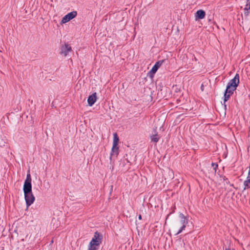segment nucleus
I'll use <instances>...</instances> for the list:
<instances>
[{"mask_svg":"<svg viewBox=\"0 0 250 250\" xmlns=\"http://www.w3.org/2000/svg\"><path fill=\"white\" fill-rule=\"evenodd\" d=\"M211 166L213 167L214 173H215L216 172L217 169L218 168V165L217 163H212Z\"/></svg>","mask_w":250,"mask_h":250,"instance_id":"obj_19","label":"nucleus"},{"mask_svg":"<svg viewBox=\"0 0 250 250\" xmlns=\"http://www.w3.org/2000/svg\"><path fill=\"white\" fill-rule=\"evenodd\" d=\"M206 13L203 10H199L195 14V19L201 20L205 18Z\"/></svg>","mask_w":250,"mask_h":250,"instance_id":"obj_10","label":"nucleus"},{"mask_svg":"<svg viewBox=\"0 0 250 250\" xmlns=\"http://www.w3.org/2000/svg\"><path fill=\"white\" fill-rule=\"evenodd\" d=\"M250 12V0H247V4L246 5L245 8L244 9V14L245 16H248L249 13Z\"/></svg>","mask_w":250,"mask_h":250,"instance_id":"obj_13","label":"nucleus"},{"mask_svg":"<svg viewBox=\"0 0 250 250\" xmlns=\"http://www.w3.org/2000/svg\"><path fill=\"white\" fill-rule=\"evenodd\" d=\"M201 90H202V91H204V85H203V84L201 85Z\"/></svg>","mask_w":250,"mask_h":250,"instance_id":"obj_21","label":"nucleus"},{"mask_svg":"<svg viewBox=\"0 0 250 250\" xmlns=\"http://www.w3.org/2000/svg\"><path fill=\"white\" fill-rule=\"evenodd\" d=\"M65 47H68V45L65 44Z\"/></svg>","mask_w":250,"mask_h":250,"instance_id":"obj_25","label":"nucleus"},{"mask_svg":"<svg viewBox=\"0 0 250 250\" xmlns=\"http://www.w3.org/2000/svg\"><path fill=\"white\" fill-rule=\"evenodd\" d=\"M72 50V48H63L60 52V54L64 56H66L68 53Z\"/></svg>","mask_w":250,"mask_h":250,"instance_id":"obj_14","label":"nucleus"},{"mask_svg":"<svg viewBox=\"0 0 250 250\" xmlns=\"http://www.w3.org/2000/svg\"><path fill=\"white\" fill-rule=\"evenodd\" d=\"M248 177H250V168L249 169Z\"/></svg>","mask_w":250,"mask_h":250,"instance_id":"obj_23","label":"nucleus"},{"mask_svg":"<svg viewBox=\"0 0 250 250\" xmlns=\"http://www.w3.org/2000/svg\"><path fill=\"white\" fill-rule=\"evenodd\" d=\"M96 93L95 92L92 94L89 95L87 99L88 105L90 106H92L96 101L97 95Z\"/></svg>","mask_w":250,"mask_h":250,"instance_id":"obj_8","label":"nucleus"},{"mask_svg":"<svg viewBox=\"0 0 250 250\" xmlns=\"http://www.w3.org/2000/svg\"><path fill=\"white\" fill-rule=\"evenodd\" d=\"M23 190L26 207L28 208L34 203L35 197L32 193V188H23Z\"/></svg>","mask_w":250,"mask_h":250,"instance_id":"obj_1","label":"nucleus"},{"mask_svg":"<svg viewBox=\"0 0 250 250\" xmlns=\"http://www.w3.org/2000/svg\"><path fill=\"white\" fill-rule=\"evenodd\" d=\"M172 89L174 90L175 93H178L180 91V89L178 88L177 85L173 86Z\"/></svg>","mask_w":250,"mask_h":250,"instance_id":"obj_20","label":"nucleus"},{"mask_svg":"<svg viewBox=\"0 0 250 250\" xmlns=\"http://www.w3.org/2000/svg\"><path fill=\"white\" fill-rule=\"evenodd\" d=\"M138 219H139V220H141V219H142V216H141V215H140H140H139V216H138Z\"/></svg>","mask_w":250,"mask_h":250,"instance_id":"obj_22","label":"nucleus"},{"mask_svg":"<svg viewBox=\"0 0 250 250\" xmlns=\"http://www.w3.org/2000/svg\"><path fill=\"white\" fill-rule=\"evenodd\" d=\"M244 190L250 188V177L247 176V180L244 182Z\"/></svg>","mask_w":250,"mask_h":250,"instance_id":"obj_15","label":"nucleus"},{"mask_svg":"<svg viewBox=\"0 0 250 250\" xmlns=\"http://www.w3.org/2000/svg\"><path fill=\"white\" fill-rule=\"evenodd\" d=\"M31 181L32 179L29 171L28 173L27 174L26 178L24 181L23 188H32Z\"/></svg>","mask_w":250,"mask_h":250,"instance_id":"obj_7","label":"nucleus"},{"mask_svg":"<svg viewBox=\"0 0 250 250\" xmlns=\"http://www.w3.org/2000/svg\"><path fill=\"white\" fill-rule=\"evenodd\" d=\"M77 15V12L76 11H72L65 16H64L61 21V23H65L72 19L75 18Z\"/></svg>","mask_w":250,"mask_h":250,"instance_id":"obj_5","label":"nucleus"},{"mask_svg":"<svg viewBox=\"0 0 250 250\" xmlns=\"http://www.w3.org/2000/svg\"><path fill=\"white\" fill-rule=\"evenodd\" d=\"M99 246H96L95 244L90 242L88 246V250H98Z\"/></svg>","mask_w":250,"mask_h":250,"instance_id":"obj_17","label":"nucleus"},{"mask_svg":"<svg viewBox=\"0 0 250 250\" xmlns=\"http://www.w3.org/2000/svg\"><path fill=\"white\" fill-rule=\"evenodd\" d=\"M154 134H153L150 136L151 141L156 143L159 141L160 137L156 132V129H154Z\"/></svg>","mask_w":250,"mask_h":250,"instance_id":"obj_12","label":"nucleus"},{"mask_svg":"<svg viewBox=\"0 0 250 250\" xmlns=\"http://www.w3.org/2000/svg\"><path fill=\"white\" fill-rule=\"evenodd\" d=\"M119 142V138L117 133H114L113 134V145L118 146Z\"/></svg>","mask_w":250,"mask_h":250,"instance_id":"obj_16","label":"nucleus"},{"mask_svg":"<svg viewBox=\"0 0 250 250\" xmlns=\"http://www.w3.org/2000/svg\"><path fill=\"white\" fill-rule=\"evenodd\" d=\"M180 219V222L176 224L177 227H180V229L176 233L175 235H178L183 230H184L188 223V219L185 216L183 213H180L179 215Z\"/></svg>","mask_w":250,"mask_h":250,"instance_id":"obj_2","label":"nucleus"},{"mask_svg":"<svg viewBox=\"0 0 250 250\" xmlns=\"http://www.w3.org/2000/svg\"><path fill=\"white\" fill-rule=\"evenodd\" d=\"M0 52H2V50H1L0 49Z\"/></svg>","mask_w":250,"mask_h":250,"instance_id":"obj_28","label":"nucleus"},{"mask_svg":"<svg viewBox=\"0 0 250 250\" xmlns=\"http://www.w3.org/2000/svg\"><path fill=\"white\" fill-rule=\"evenodd\" d=\"M220 177L222 178L224 182H226V184L227 185L230 184V182L228 179L224 175H220Z\"/></svg>","mask_w":250,"mask_h":250,"instance_id":"obj_18","label":"nucleus"},{"mask_svg":"<svg viewBox=\"0 0 250 250\" xmlns=\"http://www.w3.org/2000/svg\"><path fill=\"white\" fill-rule=\"evenodd\" d=\"M234 90L226 88L224 94V104L225 108L226 109L225 103L229 100L230 97L233 94Z\"/></svg>","mask_w":250,"mask_h":250,"instance_id":"obj_6","label":"nucleus"},{"mask_svg":"<svg viewBox=\"0 0 250 250\" xmlns=\"http://www.w3.org/2000/svg\"><path fill=\"white\" fill-rule=\"evenodd\" d=\"M103 238V234L97 231L94 233V237L90 242H92L96 246H99L102 242Z\"/></svg>","mask_w":250,"mask_h":250,"instance_id":"obj_4","label":"nucleus"},{"mask_svg":"<svg viewBox=\"0 0 250 250\" xmlns=\"http://www.w3.org/2000/svg\"><path fill=\"white\" fill-rule=\"evenodd\" d=\"M165 60H160L158 62H157L153 66L151 70L150 71V73L154 74L155 73L158 68L161 66V65L163 64V63L164 62Z\"/></svg>","mask_w":250,"mask_h":250,"instance_id":"obj_9","label":"nucleus"},{"mask_svg":"<svg viewBox=\"0 0 250 250\" xmlns=\"http://www.w3.org/2000/svg\"><path fill=\"white\" fill-rule=\"evenodd\" d=\"M230 186L232 187H234V185L233 184H230Z\"/></svg>","mask_w":250,"mask_h":250,"instance_id":"obj_24","label":"nucleus"},{"mask_svg":"<svg viewBox=\"0 0 250 250\" xmlns=\"http://www.w3.org/2000/svg\"><path fill=\"white\" fill-rule=\"evenodd\" d=\"M239 83V75L236 73L234 77L228 83L226 88L235 91L238 86Z\"/></svg>","mask_w":250,"mask_h":250,"instance_id":"obj_3","label":"nucleus"},{"mask_svg":"<svg viewBox=\"0 0 250 250\" xmlns=\"http://www.w3.org/2000/svg\"><path fill=\"white\" fill-rule=\"evenodd\" d=\"M163 91V89H161V90H160V92H162Z\"/></svg>","mask_w":250,"mask_h":250,"instance_id":"obj_26","label":"nucleus"},{"mask_svg":"<svg viewBox=\"0 0 250 250\" xmlns=\"http://www.w3.org/2000/svg\"><path fill=\"white\" fill-rule=\"evenodd\" d=\"M119 154V147L118 145H113L110 153V160H111L112 156L115 155L116 156Z\"/></svg>","mask_w":250,"mask_h":250,"instance_id":"obj_11","label":"nucleus"},{"mask_svg":"<svg viewBox=\"0 0 250 250\" xmlns=\"http://www.w3.org/2000/svg\"><path fill=\"white\" fill-rule=\"evenodd\" d=\"M171 173H172V175L173 176L174 174L173 173V172H171Z\"/></svg>","mask_w":250,"mask_h":250,"instance_id":"obj_27","label":"nucleus"}]
</instances>
